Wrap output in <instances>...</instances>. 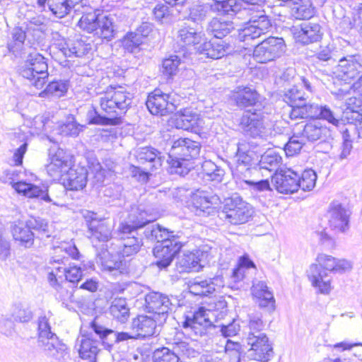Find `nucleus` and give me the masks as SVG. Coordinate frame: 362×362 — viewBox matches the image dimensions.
Listing matches in <instances>:
<instances>
[{"mask_svg":"<svg viewBox=\"0 0 362 362\" xmlns=\"http://www.w3.org/2000/svg\"><path fill=\"white\" fill-rule=\"evenodd\" d=\"M281 163V157L272 150L266 151L261 157L259 163V169L270 172L276 170Z\"/></svg>","mask_w":362,"mask_h":362,"instance_id":"3c124183","label":"nucleus"},{"mask_svg":"<svg viewBox=\"0 0 362 362\" xmlns=\"http://www.w3.org/2000/svg\"><path fill=\"white\" fill-rule=\"evenodd\" d=\"M286 112L291 119L308 117L320 118L335 126H337L339 122V119L334 117L333 112L327 105L322 106L315 103L305 104L302 103L288 105L284 112V115Z\"/></svg>","mask_w":362,"mask_h":362,"instance_id":"0eeeda50","label":"nucleus"},{"mask_svg":"<svg viewBox=\"0 0 362 362\" xmlns=\"http://www.w3.org/2000/svg\"><path fill=\"white\" fill-rule=\"evenodd\" d=\"M103 255L104 257L101 258V266L104 271H107L114 276L127 272V262L121 259L120 256L116 258L113 256L109 257V254L106 256L104 253Z\"/></svg>","mask_w":362,"mask_h":362,"instance_id":"79ce46f5","label":"nucleus"},{"mask_svg":"<svg viewBox=\"0 0 362 362\" xmlns=\"http://www.w3.org/2000/svg\"><path fill=\"white\" fill-rule=\"evenodd\" d=\"M88 173V170L85 167L71 166L62 178L64 187L75 191L83 189L87 184Z\"/></svg>","mask_w":362,"mask_h":362,"instance_id":"bb28decb","label":"nucleus"},{"mask_svg":"<svg viewBox=\"0 0 362 362\" xmlns=\"http://www.w3.org/2000/svg\"><path fill=\"white\" fill-rule=\"evenodd\" d=\"M351 211L338 201L330 203L326 218L329 228L335 233H344L350 228Z\"/></svg>","mask_w":362,"mask_h":362,"instance_id":"9d476101","label":"nucleus"},{"mask_svg":"<svg viewBox=\"0 0 362 362\" xmlns=\"http://www.w3.org/2000/svg\"><path fill=\"white\" fill-rule=\"evenodd\" d=\"M11 233L15 241L25 248H30L34 243V233L27 226V221H14L11 225Z\"/></svg>","mask_w":362,"mask_h":362,"instance_id":"473e14b6","label":"nucleus"},{"mask_svg":"<svg viewBox=\"0 0 362 362\" xmlns=\"http://www.w3.org/2000/svg\"><path fill=\"white\" fill-rule=\"evenodd\" d=\"M285 48L283 38L269 37L255 47L253 57L259 63L272 62L284 53Z\"/></svg>","mask_w":362,"mask_h":362,"instance_id":"1a4fd4ad","label":"nucleus"},{"mask_svg":"<svg viewBox=\"0 0 362 362\" xmlns=\"http://www.w3.org/2000/svg\"><path fill=\"white\" fill-rule=\"evenodd\" d=\"M210 4L211 3H207L192 7L189 11V18L197 23L204 21L207 17L209 11H211Z\"/></svg>","mask_w":362,"mask_h":362,"instance_id":"052dcab7","label":"nucleus"},{"mask_svg":"<svg viewBox=\"0 0 362 362\" xmlns=\"http://www.w3.org/2000/svg\"><path fill=\"white\" fill-rule=\"evenodd\" d=\"M90 329L99 337L104 344L111 345L112 343H119L127 341L129 339H138L136 333L132 330V332H115L112 329H107L104 326L99 325L94 320L90 325Z\"/></svg>","mask_w":362,"mask_h":362,"instance_id":"412c9836","label":"nucleus"},{"mask_svg":"<svg viewBox=\"0 0 362 362\" xmlns=\"http://www.w3.org/2000/svg\"><path fill=\"white\" fill-rule=\"evenodd\" d=\"M251 291L252 295L258 299L260 308H267L268 310H274L275 300L273 293L269 290L264 281H254Z\"/></svg>","mask_w":362,"mask_h":362,"instance_id":"72a5a7b5","label":"nucleus"},{"mask_svg":"<svg viewBox=\"0 0 362 362\" xmlns=\"http://www.w3.org/2000/svg\"><path fill=\"white\" fill-rule=\"evenodd\" d=\"M135 157L139 163L148 164L146 170L152 171L159 169L165 160L162 153L151 146L138 148L135 151Z\"/></svg>","mask_w":362,"mask_h":362,"instance_id":"b1692460","label":"nucleus"},{"mask_svg":"<svg viewBox=\"0 0 362 362\" xmlns=\"http://www.w3.org/2000/svg\"><path fill=\"white\" fill-rule=\"evenodd\" d=\"M55 285L50 286L57 291V296L63 303L77 302L74 295L78 291H76V287L69 288L68 283L62 281H57Z\"/></svg>","mask_w":362,"mask_h":362,"instance_id":"49530a36","label":"nucleus"},{"mask_svg":"<svg viewBox=\"0 0 362 362\" xmlns=\"http://www.w3.org/2000/svg\"><path fill=\"white\" fill-rule=\"evenodd\" d=\"M94 215L95 214L89 211L87 215H84L86 218L90 217L91 219L88 224L90 238L102 242L108 241L112 238L114 223L106 219L98 221L93 217Z\"/></svg>","mask_w":362,"mask_h":362,"instance_id":"4be33fe9","label":"nucleus"},{"mask_svg":"<svg viewBox=\"0 0 362 362\" xmlns=\"http://www.w3.org/2000/svg\"><path fill=\"white\" fill-rule=\"evenodd\" d=\"M196 49L199 54L214 59H220L232 51L230 44L222 40L204 42Z\"/></svg>","mask_w":362,"mask_h":362,"instance_id":"7c9ffc66","label":"nucleus"},{"mask_svg":"<svg viewBox=\"0 0 362 362\" xmlns=\"http://www.w3.org/2000/svg\"><path fill=\"white\" fill-rule=\"evenodd\" d=\"M47 64L45 57L37 52L29 54L25 64L21 69V75L28 79L37 89H42L48 77Z\"/></svg>","mask_w":362,"mask_h":362,"instance_id":"6e6552de","label":"nucleus"},{"mask_svg":"<svg viewBox=\"0 0 362 362\" xmlns=\"http://www.w3.org/2000/svg\"><path fill=\"white\" fill-rule=\"evenodd\" d=\"M100 342L93 339L92 332L82 334L76 340V347L83 359H89L90 362H97V356L100 352Z\"/></svg>","mask_w":362,"mask_h":362,"instance_id":"393cba45","label":"nucleus"},{"mask_svg":"<svg viewBox=\"0 0 362 362\" xmlns=\"http://www.w3.org/2000/svg\"><path fill=\"white\" fill-rule=\"evenodd\" d=\"M153 362H180V356L169 347L156 349L153 353Z\"/></svg>","mask_w":362,"mask_h":362,"instance_id":"4d7b16f0","label":"nucleus"},{"mask_svg":"<svg viewBox=\"0 0 362 362\" xmlns=\"http://www.w3.org/2000/svg\"><path fill=\"white\" fill-rule=\"evenodd\" d=\"M191 202L197 210L210 215L214 212L215 209L221 202V199L216 194H209L206 192L197 190L194 193H192Z\"/></svg>","mask_w":362,"mask_h":362,"instance_id":"cd10ccee","label":"nucleus"},{"mask_svg":"<svg viewBox=\"0 0 362 362\" xmlns=\"http://www.w3.org/2000/svg\"><path fill=\"white\" fill-rule=\"evenodd\" d=\"M146 105L149 112L155 115H167L175 112L177 109L171 95L162 93L159 90H154L148 96Z\"/></svg>","mask_w":362,"mask_h":362,"instance_id":"dca6fc26","label":"nucleus"},{"mask_svg":"<svg viewBox=\"0 0 362 362\" xmlns=\"http://www.w3.org/2000/svg\"><path fill=\"white\" fill-rule=\"evenodd\" d=\"M253 214L252 208L240 197L235 196L225 200L219 218L226 223L238 225L249 221Z\"/></svg>","mask_w":362,"mask_h":362,"instance_id":"423d86ee","label":"nucleus"},{"mask_svg":"<svg viewBox=\"0 0 362 362\" xmlns=\"http://www.w3.org/2000/svg\"><path fill=\"white\" fill-rule=\"evenodd\" d=\"M233 29L234 25L231 21L225 20L222 18H213L207 25L206 32L209 35L221 40Z\"/></svg>","mask_w":362,"mask_h":362,"instance_id":"58836bf2","label":"nucleus"},{"mask_svg":"<svg viewBox=\"0 0 362 362\" xmlns=\"http://www.w3.org/2000/svg\"><path fill=\"white\" fill-rule=\"evenodd\" d=\"M132 102V95L123 88L110 87L99 97L101 110L111 117L102 116L95 109L87 113L88 124L101 125H117L121 116L126 112Z\"/></svg>","mask_w":362,"mask_h":362,"instance_id":"f257e3e1","label":"nucleus"},{"mask_svg":"<svg viewBox=\"0 0 362 362\" xmlns=\"http://www.w3.org/2000/svg\"><path fill=\"white\" fill-rule=\"evenodd\" d=\"M306 99L305 93L297 86L286 89L284 94V100L290 105L302 103Z\"/></svg>","mask_w":362,"mask_h":362,"instance_id":"13d9d810","label":"nucleus"},{"mask_svg":"<svg viewBox=\"0 0 362 362\" xmlns=\"http://www.w3.org/2000/svg\"><path fill=\"white\" fill-rule=\"evenodd\" d=\"M293 4L291 13L296 19L305 20L314 16V8L310 0H295Z\"/></svg>","mask_w":362,"mask_h":362,"instance_id":"a18cd8bd","label":"nucleus"},{"mask_svg":"<svg viewBox=\"0 0 362 362\" xmlns=\"http://www.w3.org/2000/svg\"><path fill=\"white\" fill-rule=\"evenodd\" d=\"M111 315L121 323H124L129 317V308L125 298H119L112 300L110 307Z\"/></svg>","mask_w":362,"mask_h":362,"instance_id":"37998d69","label":"nucleus"},{"mask_svg":"<svg viewBox=\"0 0 362 362\" xmlns=\"http://www.w3.org/2000/svg\"><path fill=\"white\" fill-rule=\"evenodd\" d=\"M9 316L16 322H27L33 318V313L27 305L18 303L11 305Z\"/></svg>","mask_w":362,"mask_h":362,"instance_id":"603ef678","label":"nucleus"},{"mask_svg":"<svg viewBox=\"0 0 362 362\" xmlns=\"http://www.w3.org/2000/svg\"><path fill=\"white\" fill-rule=\"evenodd\" d=\"M72 163V157L63 149L59 148L50 158V162L46 165V170L49 177L58 180L64 177Z\"/></svg>","mask_w":362,"mask_h":362,"instance_id":"f3484780","label":"nucleus"},{"mask_svg":"<svg viewBox=\"0 0 362 362\" xmlns=\"http://www.w3.org/2000/svg\"><path fill=\"white\" fill-rule=\"evenodd\" d=\"M333 74L336 78L346 82L355 79L362 74V56L358 54L340 55Z\"/></svg>","mask_w":362,"mask_h":362,"instance_id":"9b49d317","label":"nucleus"},{"mask_svg":"<svg viewBox=\"0 0 362 362\" xmlns=\"http://www.w3.org/2000/svg\"><path fill=\"white\" fill-rule=\"evenodd\" d=\"M244 13L249 16V20L243 28L238 30V37L240 41L249 44L250 41L267 33L272 27V23L264 10L253 11L252 8H244Z\"/></svg>","mask_w":362,"mask_h":362,"instance_id":"20e7f679","label":"nucleus"},{"mask_svg":"<svg viewBox=\"0 0 362 362\" xmlns=\"http://www.w3.org/2000/svg\"><path fill=\"white\" fill-rule=\"evenodd\" d=\"M47 4L52 14L59 18L68 15L74 7L71 0H47Z\"/></svg>","mask_w":362,"mask_h":362,"instance_id":"de8ad7c7","label":"nucleus"},{"mask_svg":"<svg viewBox=\"0 0 362 362\" xmlns=\"http://www.w3.org/2000/svg\"><path fill=\"white\" fill-rule=\"evenodd\" d=\"M202 168L204 176H205L207 180L217 182H221L225 174L223 169L217 166L210 160L204 161Z\"/></svg>","mask_w":362,"mask_h":362,"instance_id":"864d4df0","label":"nucleus"},{"mask_svg":"<svg viewBox=\"0 0 362 362\" xmlns=\"http://www.w3.org/2000/svg\"><path fill=\"white\" fill-rule=\"evenodd\" d=\"M298 173L291 168L280 170L272 177L275 189L282 194H292L298 191Z\"/></svg>","mask_w":362,"mask_h":362,"instance_id":"a211bd4d","label":"nucleus"},{"mask_svg":"<svg viewBox=\"0 0 362 362\" xmlns=\"http://www.w3.org/2000/svg\"><path fill=\"white\" fill-rule=\"evenodd\" d=\"M13 189L19 194H23L28 198H40L41 199L52 202L48 194L40 187L25 182H18L13 185Z\"/></svg>","mask_w":362,"mask_h":362,"instance_id":"a19ab883","label":"nucleus"},{"mask_svg":"<svg viewBox=\"0 0 362 362\" xmlns=\"http://www.w3.org/2000/svg\"><path fill=\"white\" fill-rule=\"evenodd\" d=\"M83 126L78 124L73 117H69L61 126V132L67 136H76L82 131Z\"/></svg>","mask_w":362,"mask_h":362,"instance_id":"338daca9","label":"nucleus"},{"mask_svg":"<svg viewBox=\"0 0 362 362\" xmlns=\"http://www.w3.org/2000/svg\"><path fill=\"white\" fill-rule=\"evenodd\" d=\"M201 149L199 142L188 138H180L173 141L168 154L171 173L185 176L194 168L192 160L196 158Z\"/></svg>","mask_w":362,"mask_h":362,"instance_id":"7ed1b4c3","label":"nucleus"},{"mask_svg":"<svg viewBox=\"0 0 362 362\" xmlns=\"http://www.w3.org/2000/svg\"><path fill=\"white\" fill-rule=\"evenodd\" d=\"M299 134L303 139L310 142L326 141L332 136V130L319 121H314L305 124L303 130L299 132Z\"/></svg>","mask_w":362,"mask_h":362,"instance_id":"c756f323","label":"nucleus"},{"mask_svg":"<svg viewBox=\"0 0 362 362\" xmlns=\"http://www.w3.org/2000/svg\"><path fill=\"white\" fill-rule=\"evenodd\" d=\"M298 134L299 132L295 133L285 145L284 151L288 156L298 153L304 144L303 138L298 136Z\"/></svg>","mask_w":362,"mask_h":362,"instance_id":"bf43d9fd","label":"nucleus"},{"mask_svg":"<svg viewBox=\"0 0 362 362\" xmlns=\"http://www.w3.org/2000/svg\"><path fill=\"white\" fill-rule=\"evenodd\" d=\"M27 226L30 230H35L40 234L45 235L46 237H49V226L48 221L44 218H31L27 220Z\"/></svg>","mask_w":362,"mask_h":362,"instance_id":"680f3d73","label":"nucleus"},{"mask_svg":"<svg viewBox=\"0 0 362 362\" xmlns=\"http://www.w3.org/2000/svg\"><path fill=\"white\" fill-rule=\"evenodd\" d=\"M175 116V125L178 129L197 132L203 127L202 119L190 107L180 109L176 112Z\"/></svg>","mask_w":362,"mask_h":362,"instance_id":"5701e85b","label":"nucleus"},{"mask_svg":"<svg viewBox=\"0 0 362 362\" xmlns=\"http://www.w3.org/2000/svg\"><path fill=\"white\" fill-rule=\"evenodd\" d=\"M52 257V262L59 264H62L63 266L59 265L54 267L53 269L48 273L47 280L50 285H55L57 281H62L64 282H69L73 284H78L81 281L83 272L80 267L76 265L65 266L64 259Z\"/></svg>","mask_w":362,"mask_h":362,"instance_id":"ddd939ff","label":"nucleus"},{"mask_svg":"<svg viewBox=\"0 0 362 362\" xmlns=\"http://www.w3.org/2000/svg\"><path fill=\"white\" fill-rule=\"evenodd\" d=\"M122 43L127 52L133 53L139 50V46L143 43V40L134 33H129L124 37Z\"/></svg>","mask_w":362,"mask_h":362,"instance_id":"69168bd1","label":"nucleus"},{"mask_svg":"<svg viewBox=\"0 0 362 362\" xmlns=\"http://www.w3.org/2000/svg\"><path fill=\"white\" fill-rule=\"evenodd\" d=\"M152 221L153 218L143 205H133L127 218L119 223L117 231L124 234L136 233L139 228L144 227Z\"/></svg>","mask_w":362,"mask_h":362,"instance_id":"f8f14e48","label":"nucleus"},{"mask_svg":"<svg viewBox=\"0 0 362 362\" xmlns=\"http://www.w3.org/2000/svg\"><path fill=\"white\" fill-rule=\"evenodd\" d=\"M203 308L204 311L211 313L212 317H210V319L214 322L219 319H222L227 313V303L222 298L212 300L207 307Z\"/></svg>","mask_w":362,"mask_h":362,"instance_id":"09e8293b","label":"nucleus"},{"mask_svg":"<svg viewBox=\"0 0 362 362\" xmlns=\"http://www.w3.org/2000/svg\"><path fill=\"white\" fill-rule=\"evenodd\" d=\"M52 48L62 52L65 57H82L91 49V45L81 39L72 40L62 38L56 41Z\"/></svg>","mask_w":362,"mask_h":362,"instance_id":"6ab92c4d","label":"nucleus"},{"mask_svg":"<svg viewBox=\"0 0 362 362\" xmlns=\"http://www.w3.org/2000/svg\"><path fill=\"white\" fill-rule=\"evenodd\" d=\"M115 33L114 17L111 16H99L96 35L101 38L110 40Z\"/></svg>","mask_w":362,"mask_h":362,"instance_id":"c03bdc74","label":"nucleus"},{"mask_svg":"<svg viewBox=\"0 0 362 362\" xmlns=\"http://www.w3.org/2000/svg\"><path fill=\"white\" fill-rule=\"evenodd\" d=\"M316 262V264L310 265L308 270V276L312 285L317 288L320 293L325 294L329 293L331 291L327 272L343 273L352 267L350 262L344 259H336L326 254L318 255Z\"/></svg>","mask_w":362,"mask_h":362,"instance_id":"f03ea898","label":"nucleus"},{"mask_svg":"<svg viewBox=\"0 0 362 362\" xmlns=\"http://www.w3.org/2000/svg\"><path fill=\"white\" fill-rule=\"evenodd\" d=\"M181 59L177 55H171L163 62V73L168 76H173L178 71Z\"/></svg>","mask_w":362,"mask_h":362,"instance_id":"e2e57ef3","label":"nucleus"},{"mask_svg":"<svg viewBox=\"0 0 362 362\" xmlns=\"http://www.w3.org/2000/svg\"><path fill=\"white\" fill-rule=\"evenodd\" d=\"M204 38V34L189 25L182 26L177 32V40L182 46H196Z\"/></svg>","mask_w":362,"mask_h":362,"instance_id":"4c0bfd02","label":"nucleus"},{"mask_svg":"<svg viewBox=\"0 0 362 362\" xmlns=\"http://www.w3.org/2000/svg\"><path fill=\"white\" fill-rule=\"evenodd\" d=\"M210 9L219 15L233 16L238 13L245 14L244 8L241 9V5L238 0H219L217 2H211Z\"/></svg>","mask_w":362,"mask_h":362,"instance_id":"ea45409f","label":"nucleus"},{"mask_svg":"<svg viewBox=\"0 0 362 362\" xmlns=\"http://www.w3.org/2000/svg\"><path fill=\"white\" fill-rule=\"evenodd\" d=\"M223 286V280L221 276L205 279L197 277L189 284L190 292L198 296H207Z\"/></svg>","mask_w":362,"mask_h":362,"instance_id":"a878e982","label":"nucleus"},{"mask_svg":"<svg viewBox=\"0 0 362 362\" xmlns=\"http://www.w3.org/2000/svg\"><path fill=\"white\" fill-rule=\"evenodd\" d=\"M146 308L149 313L166 317V315L175 308L172 299L159 292H150L145 297Z\"/></svg>","mask_w":362,"mask_h":362,"instance_id":"aec40b11","label":"nucleus"},{"mask_svg":"<svg viewBox=\"0 0 362 362\" xmlns=\"http://www.w3.org/2000/svg\"><path fill=\"white\" fill-rule=\"evenodd\" d=\"M265 327V323L262 320V316L259 313H254L248 315V322L247 325V331L246 337L251 335H257L265 334L263 329Z\"/></svg>","mask_w":362,"mask_h":362,"instance_id":"5fc2aeb1","label":"nucleus"},{"mask_svg":"<svg viewBox=\"0 0 362 362\" xmlns=\"http://www.w3.org/2000/svg\"><path fill=\"white\" fill-rule=\"evenodd\" d=\"M249 356L259 362H268L272 358L274 351L272 343L266 334L251 335L245 337Z\"/></svg>","mask_w":362,"mask_h":362,"instance_id":"4468645a","label":"nucleus"},{"mask_svg":"<svg viewBox=\"0 0 362 362\" xmlns=\"http://www.w3.org/2000/svg\"><path fill=\"white\" fill-rule=\"evenodd\" d=\"M232 99L240 107L254 105L258 101V93L250 87L238 86L232 93Z\"/></svg>","mask_w":362,"mask_h":362,"instance_id":"e433bc0d","label":"nucleus"},{"mask_svg":"<svg viewBox=\"0 0 362 362\" xmlns=\"http://www.w3.org/2000/svg\"><path fill=\"white\" fill-rule=\"evenodd\" d=\"M294 36L298 42L303 45L317 42L322 36L321 26L316 23H303L294 28Z\"/></svg>","mask_w":362,"mask_h":362,"instance_id":"c85d7f7f","label":"nucleus"},{"mask_svg":"<svg viewBox=\"0 0 362 362\" xmlns=\"http://www.w3.org/2000/svg\"><path fill=\"white\" fill-rule=\"evenodd\" d=\"M210 317H212L211 313H207L204 308H199L185 316L182 327L192 339L198 340L199 338L210 334L216 327Z\"/></svg>","mask_w":362,"mask_h":362,"instance_id":"39448f33","label":"nucleus"},{"mask_svg":"<svg viewBox=\"0 0 362 362\" xmlns=\"http://www.w3.org/2000/svg\"><path fill=\"white\" fill-rule=\"evenodd\" d=\"M240 125L245 134L252 137L259 136L264 129V117L261 113L247 112L241 117Z\"/></svg>","mask_w":362,"mask_h":362,"instance_id":"2f4dec72","label":"nucleus"},{"mask_svg":"<svg viewBox=\"0 0 362 362\" xmlns=\"http://www.w3.org/2000/svg\"><path fill=\"white\" fill-rule=\"evenodd\" d=\"M245 183L250 187L252 193L255 194H269L271 195L272 189L270 187L269 182L267 179L259 181L244 180Z\"/></svg>","mask_w":362,"mask_h":362,"instance_id":"0e129e2a","label":"nucleus"},{"mask_svg":"<svg viewBox=\"0 0 362 362\" xmlns=\"http://www.w3.org/2000/svg\"><path fill=\"white\" fill-rule=\"evenodd\" d=\"M178 236L173 235L169 240L157 244L153 249V254L158 259L156 265L160 268H166L172 262L174 257L182 247Z\"/></svg>","mask_w":362,"mask_h":362,"instance_id":"2eb2a0df","label":"nucleus"},{"mask_svg":"<svg viewBox=\"0 0 362 362\" xmlns=\"http://www.w3.org/2000/svg\"><path fill=\"white\" fill-rule=\"evenodd\" d=\"M67 89L68 84L66 81H52L47 86L45 92L48 95L61 97L67 91Z\"/></svg>","mask_w":362,"mask_h":362,"instance_id":"774afa93","label":"nucleus"},{"mask_svg":"<svg viewBox=\"0 0 362 362\" xmlns=\"http://www.w3.org/2000/svg\"><path fill=\"white\" fill-rule=\"evenodd\" d=\"M156 328V320L147 315H139L134 318L131 324V329L139 338L153 336Z\"/></svg>","mask_w":362,"mask_h":362,"instance_id":"f704fd0d","label":"nucleus"},{"mask_svg":"<svg viewBox=\"0 0 362 362\" xmlns=\"http://www.w3.org/2000/svg\"><path fill=\"white\" fill-rule=\"evenodd\" d=\"M146 237L152 241H156L158 243H163L165 240H169L174 235L173 232H169L167 229L162 228L159 225H151L145 230Z\"/></svg>","mask_w":362,"mask_h":362,"instance_id":"8fccbe9b","label":"nucleus"},{"mask_svg":"<svg viewBox=\"0 0 362 362\" xmlns=\"http://www.w3.org/2000/svg\"><path fill=\"white\" fill-rule=\"evenodd\" d=\"M204 254L201 250L185 253L177 262V269L180 273L198 272L202 267V261Z\"/></svg>","mask_w":362,"mask_h":362,"instance_id":"c9c22d12","label":"nucleus"},{"mask_svg":"<svg viewBox=\"0 0 362 362\" xmlns=\"http://www.w3.org/2000/svg\"><path fill=\"white\" fill-rule=\"evenodd\" d=\"M317 180V175L312 169L304 170L300 177L298 174V189L300 188L303 191H310L315 186Z\"/></svg>","mask_w":362,"mask_h":362,"instance_id":"6e6d98bb","label":"nucleus"}]
</instances>
